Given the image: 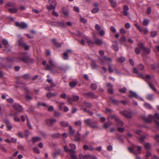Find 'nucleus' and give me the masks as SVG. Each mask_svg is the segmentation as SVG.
<instances>
[{
  "label": "nucleus",
  "instance_id": "35",
  "mask_svg": "<svg viewBox=\"0 0 159 159\" xmlns=\"http://www.w3.org/2000/svg\"><path fill=\"white\" fill-rule=\"evenodd\" d=\"M154 95L153 94H148L146 97L147 99L149 100H153Z\"/></svg>",
  "mask_w": 159,
  "mask_h": 159
},
{
  "label": "nucleus",
  "instance_id": "10",
  "mask_svg": "<svg viewBox=\"0 0 159 159\" xmlns=\"http://www.w3.org/2000/svg\"><path fill=\"white\" fill-rule=\"evenodd\" d=\"M133 72L134 73L136 74L138 77L143 79H145V76L142 74L139 73V71L136 68L134 67L133 68Z\"/></svg>",
  "mask_w": 159,
  "mask_h": 159
},
{
  "label": "nucleus",
  "instance_id": "11",
  "mask_svg": "<svg viewBox=\"0 0 159 159\" xmlns=\"http://www.w3.org/2000/svg\"><path fill=\"white\" fill-rule=\"evenodd\" d=\"M101 64H103L106 61H108L109 62H111L112 61V59L111 58H107L106 56H104L103 57V59H100Z\"/></svg>",
  "mask_w": 159,
  "mask_h": 159
},
{
  "label": "nucleus",
  "instance_id": "52",
  "mask_svg": "<svg viewBox=\"0 0 159 159\" xmlns=\"http://www.w3.org/2000/svg\"><path fill=\"white\" fill-rule=\"evenodd\" d=\"M91 87L93 90H95L97 89V86L95 84L93 83L91 84Z\"/></svg>",
  "mask_w": 159,
  "mask_h": 159
},
{
  "label": "nucleus",
  "instance_id": "44",
  "mask_svg": "<svg viewBox=\"0 0 159 159\" xmlns=\"http://www.w3.org/2000/svg\"><path fill=\"white\" fill-rule=\"evenodd\" d=\"M149 22V20L148 19H145L143 21V24L144 26H147L148 25Z\"/></svg>",
  "mask_w": 159,
  "mask_h": 159
},
{
  "label": "nucleus",
  "instance_id": "47",
  "mask_svg": "<svg viewBox=\"0 0 159 159\" xmlns=\"http://www.w3.org/2000/svg\"><path fill=\"white\" fill-rule=\"evenodd\" d=\"M56 6L50 5L49 6H48L47 8L49 10H51L52 9L54 10L56 8Z\"/></svg>",
  "mask_w": 159,
  "mask_h": 159
},
{
  "label": "nucleus",
  "instance_id": "25",
  "mask_svg": "<svg viewBox=\"0 0 159 159\" xmlns=\"http://www.w3.org/2000/svg\"><path fill=\"white\" fill-rule=\"evenodd\" d=\"M78 83V82L76 80L74 81H71L69 83V85L71 88L74 87Z\"/></svg>",
  "mask_w": 159,
  "mask_h": 159
},
{
  "label": "nucleus",
  "instance_id": "20",
  "mask_svg": "<svg viewBox=\"0 0 159 159\" xmlns=\"http://www.w3.org/2000/svg\"><path fill=\"white\" fill-rule=\"evenodd\" d=\"M116 122L117 123V125L119 126H122L124 125L123 122L119 119H116Z\"/></svg>",
  "mask_w": 159,
  "mask_h": 159
},
{
  "label": "nucleus",
  "instance_id": "7",
  "mask_svg": "<svg viewBox=\"0 0 159 159\" xmlns=\"http://www.w3.org/2000/svg\"><path fill=\"white\" fill-rule=\"evenodd\" d=\"M139 47H140L141 49H143V51H144V52H145L147 54H149L150 53V49L148 48H145L144 47V46L143 43H141L138 45Z\"/></svg>",
  "mask_w": 159,
  "mask_h": 159
},
{
  "label": "nucleus",
  "instance_id": "17",
  "mask_svg": "<svg viewBox=\"0 0 159 159\" xmlns=\"http://www.w3.org/2000/svg\"><path fill=\"white\" fill-rule=\"evenodd\" d=\"M56 23L57 24L58 26L59 27L63 28L66 27V25L64 22L58 21L56 22Z\"/></svg>",
  "mask_w": 159,
  "mask_h": 159
},
{
  "label": "nucleus",
  "instance_id": "63",
  "mask_svg": "<svg viewBox=\"0 0 159 159\" xmlns=\"http://www.w3.org/2000/svg\"><path fill=\"white\" fill-rule=\"evenodd\" d=\"M157 33L156 31H152L151 32V35L152 37H155L157 34Z\"/></svg>",
  "mask_w": 159,
  "mask_h": 159
},
{
  "label": "nucleus",
  "instance_id": "41",
  "mask_svg": "<svg viewBox=\"0 0 159 159\" xmlns=\"http://www.w3.org/2000/svg\"><path fill=\"white\" fill-rule=\"evenodd\" d=\"M112 124L111 122H106L104 124L103 126L105 128H107Z\"/></svg>",
  "mask_w": 159,
  "mask_h": 159
},
{
  "label": "nucleus",
  "instance_id": "39",
  "mask_svg": "<svg viewBox=\"0 0 159 159\" xmlns=\"http://www.w3.org/2000/svg\"><path fill=\"white\" fill-rule=\"evenodd\" d=\"M2 43L5 46L6 48H7V45L8 44V41L6 39H4L2 40Z\"/></svg>",
  "mask_w": 159,
  "mask_h": 159
},
{
  "label": "nucleus",
  "instance_id": "9",
  "mask_svg": "<svg viewBox=\"0 0 159 159\" xmlns=\"http://www.w3.org/2000/svg\"><path fill=\"white\" fill-rule=\"evenodd\" d=\"M13 107L14 109L19 111H21L22 108L21 106L17 103H14L12 104Z\"/></svg>",
  "mask_w": 159,
  "mask_h": 159
},
{
  "label": "nucleus",
  "instance_id": "15",
  "mask_svg": "<svg viewBox=\"0 0 159 159\" xmlns=\"http://www.w3.org/2000/svg\"><path fill=\"white\" fill-rule=\"evenodd\" d=\"M70 153V156L71 157V159H77V156L75 155L76 151L75 150H73L72 152H71Z\"/></svg>",
  "mask_w": 159,
  "mask_h": 159
},
{
  "label": "nucleus",
  "instance_id": "6",
  "mask_svg": "<svg viewBox=\"0 0 159 159\" xmlns=\"http://www.w3.org/2000/svg\"><path fill=\"white\" fill-rule=\"evenodd\" d=\"M15 25L16 26L21 29H25L27 26V24L24 22L20 23L18 22H15Z\"/></svg>",
  "mask_w": 159,
  "mask_h": 159
},
{
  "label": "nucleus",
  "instance_id": "62",
  "mask_svg": "<svg viewBox=\"0 0 159 159\" xmlns=\"http://www.w3.org/2000/svg\"><path fill=\"white\" fill-rule=\"evenodd\" d=\"M120 41L122 42H125L126 40V39L125 36L123 35L120 39Z\"/></svg>",
  "mask_w": 159,
  "mask_h": 159
},
{
  "label": "nucleus",
  "instance_id": "30",
  "mask_svg": "<svg viewBox=\"0 0 159 159\" xmlns=\"http://www.w3.org/2000/svg\"><path fill=\"white\" fill-rule=\"evenodd\" d=\"M87 42L88 43V45L90 47H93L95 44L94 42H93L90 40L88 39L87 40Z\"/></svg>",
  "mask_w": 159,
  "mask_h": 159
},
{
  "label": "nucleus",
  "instance_id": "36",
  "mask_svg": "<svg viewBox=\"0 0 159 159\" xmlns=\"http://www.w3.org/2000/svg\"><path fill=\"white\" fill-rule=\"evenodd\" d=\"M61 136V134L58 133H57L54 134H52L51 136L52 137L55 138H59Z\"/></svg>",
  "mask_w": 159,
  "mask_h": 159
},
{
  "label": "nucleus",
  "instance_id": "45",
  "mask_svg": "<svg viewBox=\"0 0 159 159\" xmlns=\"http://www.w3.org/2000/svg\"><path fill=\"white\" fill-rule=\"evenodd\" d=\"M84 104L85 107L88 108H90L92 106V104L91 103L86 102H84Z\"/></svg>",
  "mask_w": 159,
  "mask_h": 159
},
{
  "label": "nucleus",
  "instance_id": "24",
  "mask_svg": "<svg viewBox=\"0 0 159 159\" xmlns=\"http://www.w3.org/2000/svg\"><path fill=\"white\" fill-rule=\"evenodd\" d=\"M8 10L10 12L12 13H16L18 11L17 9L15 7L13 8H8Z\"/></svg>",
  "mask_w": 159,
  "mask_h": 159
},
{
  "label": "nucleus",
  "instance_id": "49",
  "mask_svg": "<svg viewBox=\"0 0 159 159\" xmlns=\"http://www.w3.org/2000/svg\"><path fill=\"white\" fill-rule=\"evenodd\" d=\"M41 140L40 138L39 137H33L32 139L33 142L35 143L38 141H39Z\"/></svg>",
  "mask_w": 159,
  "mask_h": 159
},
{
  "label": "nucleus",
  "instance_id": "50",
  "mask_svg": "<svg viewBox=\"0 0 159 159\" xmlns=\"http://www.w3.org/2000/svg\"><path fill=\"white\" fill-rule=\"evenodd\" d=\"M117 60L119 62H122L125 61V58L124 57H121L120 58H118Z\"/></svg>",
  "mask_w": 159,
  "mask_h": 159
},
{
  "label": "nucleus",
  "instance_id": "54",
  "mask_svg": "<svg viewBox=\"0 0 159 159\" xmlns=\"http://www.w3.org/2000/svg\"><path fill=\"white\" fill-rule=\"evenodd\" d=\"M106 87L107 89V90H108L110 89H111L113 88V86L112 84H110V83H108L107 84Z\"/></svg>",
  "mask_w": 159,
  "mask_h": 159
},
{
  "label": "nucleus",
  "instance_id": "48",
  "mask_svg": "<svg viewBox=\"0 0 159 159\" xmlns=\"http://www.w3.org/2000/svg\"><path fill=\"white\" fill-rule=\"evenodd\" d=\"M48 2L50 5L56 6L57 4L55 0H49Z\"/></svg>",
  "mask_w": 159,
  "mask_h": 159
},
{
  "label": "nucleus",
  "instance_id": "43",
  "mask_svg": "<svg viewBox=\"0 0 159 159\" xmlns=\"http://www.w3.org/2000/svg\"><path fill=\"white\" fill-rule=\"evenodd\" d=\"M54 116L56 117H58L61 116V114L60 112L55 111L54 112Z\"/></svg>",
  "mask_w": 159,
  "mask_h": 159
},
{
  "label": "nucleus",
  "instance_id": "55",
  "mask_svg": "<svg viewBox=\"0 0 159 159\" xmlns=\"http://www.w3.org/2000/svg\"><path fill=\"white\" fill-rule=\"evenodd\" d=\"M37 105L38 106H42L44 107L47 106V104L46 103L44 102H38L37 103Z\"/></svg>",
  "mask_w": 159,
  "mask_h": 159
},
{
  "label": "nucleus",
  "instance_id": "40",
  "mask_svg": "<svg viewBox=\"0 0 159 159\" xmlns=\"http://www.w3.org/2000/svg\"><path fill=\"white\" fill-rule=\"evenodd\" d=\"M138 68L139 70L142 71L144 69V66L143 64H140L138 66Z\"/></svg>",
  "mask_w": 159,
  "mask_h": 159
},
{
  "label": "nucleus",
  "instance_id": "33",
  "mask_svg": "<svg viewBox=\"0 0 159 159\" xmlns=\"http://www.w3.org/2000/svg\"><path fill=\"white\" fill-rule=\"evenodd\" d=\"M84 95L89 97H92L93 98H94V96H95L94 93H93L91 92L86 93L84 94Z\"/></svg>",
  "mask_w": 159,
  "mask_h": 159
},
{
  "label": "nucleus",
  "instance_id": "3",
  "mask_svg": "<svg viewBox=\"0 0 159 159\" xmlns=\"http://www.w3.org/2000/svg\"><path fill=\"white\" fill-rule=\"evenodd\" d=\"M152 78L150 75H146L144 79H145V81L148 83V85L150 88L154 91L157 92L156 89L154 87L153 85H152L150 82V80Z\"/></svg>",
  "mask_w": 159,
  "mask_h": 159
},
{
  "label": "nucleus",
  "instance_id": "22",
  "mask_svg": "<svg viewBox=\"0 0 159 159\" xmlns=\"http://www.w3.org/2000/svg\"><path fill=\"white\" fill-rule=\"evenodd\" d=\"M108 71L110 73H112L113 72V70L112 68L114 67V66L112 64H108Z\"/></svg>",
  "mask_w": 159,
  "mask_h": 159
},
{
  "label": "nucleus",
  "instance_id": "12",
  "mask_svg": "<svg viewBox=\"0 0 159 159\" xmlns=\"http://www.w3.org/2000/svg\"><path fill=\"white\" fill-rule=\"evenodd\" d=\"M16 4L15 3L12 2H7L5 6V7L8 8L9 7H15Z\"/></svg>",
  "mask_w": 159,
  "mask_h": 159
},
{
  "label": "nucleus",
  "instance_id": "13",
  "mask_svg": "<svg viewBox=\"0 0 159 159\" xmlns=\"http://www.w3.org/2000/svg\"><path fill=\"white\" fill-rule=\"evenodd\" d=\"M57 69L58 70H60L61 72H65L66 70L69 69V67L66 66H60L58 67Z\"/></svg>",
  "mask_w": 159,
  "mask_h": 159
},
{
  "label": "nucleus",
  "instance_id": "23",
  "mask_svg": "<svg viewBox=\"0 0 159 159\" xmlns=\"http://www.w3.org/2000/svg\"><path fill=\"white\" fill-rule=\"evenodd\" d=\"M52 41L53 43H54V44L57 47H60L61 46V44L60 43H58L57 41V40L55 39H52Z\"/></svg>",
  "mask_w": 159,
  "mask_h": 159
},
{
  "label": "nucleus",
  "instance_id": "53",
  "mask_svg": "<svg viewBox=\"0 0 159 159\" xmlns=\"http://www.w3.org/2000/svg\"><path fill=\"white\" fill-rule=\"evenodd\" d=\"M69 146L71 148L70 149H73L74 150H75L76 148V146L75 144L73 143H70L69 144Z\"/></svg>",
  "mask_w": 159,
  "mask_h": 159
},
{
  "label": "nucleus",
  "instance_id": "34",
  "mask_svg": "<svg viewBox=\"0 0 159 159\" xmlns=\"http://www.w3.org/2000/svg\"><path fill=\"white\" fill-rule=\"evenodd\" d=\"M109 2L112 7H115L116 6V2L114 0H109Z\"/></svg>",
  "mask_w": 159,
  "mask_h": 159
},
{
  "label": "nucleus",
  "instance_id": "16",
  "mask_svg": "<svg viewBox=\"0 0 159 159\" xmlns=\"http://www.w3.org/2000/svg\"><path fill=\"white\" fill-rule=\"evenodd\" d=\"M61 11L65 16H68L69 14V10L68 8L65 7H63L62 8Z\"/></svg>",
  "mask_w": 159,
  "mask_h": 159
},
{
  "label": "nucleus",
  "instance_id": "18",
  "mask_svg": "<svg viewBox=\"0 0 159 159\" xmlns=\"http://www.w3.org/2000/svg\"><path fill=\"white\" fill-rule=\"evenodd\" d=\"M129 97H135L136 98H138V96L135 92L132 91H130Z\"/></svg>",
  "mask_w": 159,
  "mask_h": 159
},
{
  "label": "nucleus",
  "instance_id": "46",
  "mask_svg": "<svg viewBox=\"0 0 159 159\" xmlns=\"http://www.w3.org/2000/svg\"><path fill=\"white\" fill-rule=\"evenodd\" d=\"M64 151L66 152H72L73 149H69L67 146H65L64 147Z\"/></svg>",
  "mask_w": 159,
  "mask_h": 159
},
{
  "label": "nucleus",
  "instance_id": "51",
  "mask_svg": "<svg viewBox=\"0 0 159 159\" xmlns=\"http://www.w3.org/2000/svg\"><path fill=\"white\" fill-rule=\"evenodd\" d=\"M80 98L79 97L78 95H73V100L77 101L79 100Z\"/></svg>",
  "mask_w": 159,
  "mask_h": 159
},
{
  "label": "nucleus",
  "instance_id": "4",
  "mask_svg": "<svg viewBox=\"0 0 159 159\" xmlns=\"http://www.w3.org/2000/svg\"><path fill=\"white\" fill-rule=\"evenodd\" d=\"M137 149L138 151H140L141 150V148L140 146H136L135 145H133L132 148H128V150L130 152H133L134 154H136L135 151Z\"/></svg>",
  "mask_w": 159,
  "mask_h": 159
},
{
  "label": "nucleus",
  "instance_id": "58",
  "mask_svg": "<svg viewBox=\"0 0 159 159\" xmlns=\"http://www.w3.org/2000/svg\"><path fill=\"white\" fill-rule=\"evenodd\" d=\"M134 25L137 28L138 30L139 31H140V32L142 31H143L142 29L137 24H134Z\"/></svg>",
  "mask_w": 159,
  "mask_h": 159
},
{
  "label": "nucleus",
  "instance_id": "19",
  "mask_svg": "<svg viewBox=\"0 0 159 159\" xmlns=\"http://www.w3.org/2000/svg\"><path fill=\"white\" fill-rule=\"evenodd\" d=\"M110 99L111 102L113 104L116 105L119 103L120 101L118 100H116L114 98H113L112 97H110Z\"/></svg>",
  "mask_w": 159,
  "mask_h": 159
},
{
  "label": "nucleus",
  "instance_id": "64",
  "mask_svg": "<svg viewBox=\"0 0 159 159\" xmlns=\"http://www.w3.org/2000/svg\"><path fill=\"white\" fill-rule=\"evenodd\" d=\"M126 89L125 88H122L119 90V91L122 93H125L126 91Z\"/></svg>",
  "mask_w": 159,
  "mask_h": 159
},
{
  "label": "nucleus",
  "instance_id": "27",
  "mask_svg": "<svg viewBox=\"0 0 159 159\" xmlns=\"http://www.w3.org/2000/svg\"><path fill=\"white\" fill-rule=\"evenodd\" d=\"M68 127H69V130H70L69 132V134H70L73 135L74 134L75 132V130L73 129H72V127L71 126L69 125L68 126Z\"/></svg>",
  "mask_w": 159,
  "mask_h": 159
},
{
  "label": "nucleus",
  "instance_id": "26",
  "mask_svg": "<svg viewBox=\"0 0 159 159\" xmlns=\"http://www.w3.org/2000/svg\"><path fill=\"white\" fill-rule=\"evenodd\" d=\"M61 125L63 127H65L68 125V123L66 121H62L60 122Z\"/></svg>",
  "mask_w": 159,
  "mask_h": 159
},
{
  "label": "nucleus",
  "instance_id": "56",
  "mask_svg": "<svg viewBox=\"0 0 159 159\" xmlns=\"http://www.w3.org/2000/svg\"><path fill=\"white\" fill-rule=\"evenodd\" d=\"M118 118L119 117L115 115H111L108 117V119H115V121H116V119H118Z\"/></svg>",
  "mask_w": 159,
  "mask_h": 159
},
{
  "label": "nucleus",
  "instance_id": "28",
  "mask_svg": "<svg viewBox=\"0 0 159 159\" xmlns=\"http://www.w3.org/2000/svg\"><path fill=\"white\" fill-rule=\"evenodd\" d=\"M61 152V149H59L57 151L53 152L52 154L53 157L56 158L58 155L60 154Z\"/></svg>",
  "mask_w": 159,
  "mask_h": 159
},
{
  "label": "nucleus",
  "instance_id": "59",
  "mask_svg": "<svg viewBox=\"0 0 159 159\" xmlns=\"http://www.w3.org/2000/svg\"><path fill=\"white\" fill-rule=\"evenodd\" d=\"M63 58L65 60H67L68 58V53L67 52H65L63 54Z\"/></svg>",
  "mask_w": 159,
  "mask_h": 159
},
{
  "label": "nucleus",
  "instance_id": "38",
  "mask_svg": "<svg viewBox=\"0 0 159 159\" xmlns=\"http://www.w3.org/2000/svg\"><path fill=\"white\" fill-rule=\"evenodd\" d=\"M144 106L146 108L150 109L152 108V107L151 106V105L147 103H145L144 104Z\"/></svg>",
  "mask_w": 159,
  "mask_h": 159
},
{
  "label": "nucleus",
  "instance_id": "21",
  "mask_svg": "<svg viewBox=\"0 0 159 159\" xmlns=\"http://www.w3.org/2000/svg\"><path fill=\"white\" fill-rule=\"evenodd\" d=\"M95 44L97 45H100L103 43V41L102 39H96L94 42Z\"/></svg>",
  "mask_w": 159,
  "mask_h": 159
},
{
  "label": "nucleus",
  "instance_id": "29",
  "mask_svg": "<svg viewBox=\"0 0 159 159\" xmlns=\"http://www.w3.org/2000/svg\"><path fill=\"white\" fill-rule=\"evenodd\" d=\"M138 46V47L136 48L135 49V52L137 54H140L141 51V49H142Z\"/></svg>",
  "mask_w": 159,
  "mask_h": 159
},
{
  "label": "nucleus",
  "instance_id": "5",
  "mask_svg": "<svg viewBox=\"0 0 159 159\" xmlns=\"http://www.w3.org/2000/svg\"><path fill=\"white\" fill-rule=\"evenodd\" d=\"M57 121L55 119H47L45 120L46 124L49 127H52Z\"/></svg>",
  "mask_w": 159,
  "mask_h": 159
},
{
  "label": "nucleus",
  "instance_id": "42",
  "mask_svg": "<svg viewBox=\"0 0 159 159\" xmlns=\"http://www.w3.org/2000/svg\"><path fill=\"white\" fill-rule=\"evenodd\" d=\"M99 10V8L98 7H95L92 10L91 12L92 13L94 14L98 12Z\"/></svg>",
  "mask_w": 159,
  "mask_h": 159
},
{
  "label": "nucleus",
  "instance_id": "14",
  "mask_svg": "<svg viewBox=\"0 0 159 159\" xmlns=\"http://www.w3.org/2000/svg\"><path fill=\"white\" fill-rule=\"evenodd\" d=\"M152 116V115H150L148 117L143 116V119L147 122H149L151 121Z\"/></svg>",
  "mask_w": 159,
  "mask_h": 159
},
{
  "label": "nucleus",
  "instance_id": "37",
  "mask_svg": "<svg viewBox=\"0 0 159 159\" xmlns=\"http://www.w3.org/2000/svg\"><path fill=\"white\" fill-rule=\"evenodd\" d=\"M22 77L23 79L26 80H29L30 78V75L29 74H25L24 75H23L22 76Z\"/></svg>",
  "mask_w": 159,
  "mask_h": 159
},
{
  "label": "nucleus",
  "instance_id": "8",
  "mask_svg": "<svg viewBox=\"0 0 159 159\" xmlns=\"http://www.w3.org/2000/svg\"><path fill=\"white\" fill-rule=\"evenodd\" d=\"M120 114L128 118H130L132 117L131 114L126 111H120Z\"/></svg>",
  "mask_w": 159,
  "mask_h": 159
},
{
  "label": "nucleus",
  "instance_id": "1",
  "mask_svg": "<svg viewBox=\"0 0 159 159\" xmlns=\"http://www.w3.org/2000/svg\"><path fill=\"white\" fill-rule=\"evenodd\" d=\"M48 62L50 65H47L45 66V69L46 70H49L51 71L52 73H59V72L57 70H54V68L56 67L55 66V64L54 61L52 60V59L50 58L49 61Z\"/></svg>",
  "mask_w": 159,
  "mask_h": 159
},
{
  "label": "nucleus",
  "instance_id": "31",
  "mask_svg": "<svg viewBox=\"0 0 159 159\" xmlns=\"http://www.w3.org/2000/svg\"><path fill=\"white\" fill-rule=\"evenodd\" d=\"M97 122L96 121L91 122L90 124L89 125L90 127L94 128H97V125H96Z\"/></svg>",
  "mask_w": 159,
  "mask_h": 159
},
{
  "label": "nucleus",
  "instance_id": "2",
  "mask_svg": "<svg viewBox=\"0 0 159 159\" xmlns=\"http://www.w3.org/2000/svg\"><path fill=\"white\" fill-rule=\"evenodd\" d=\"M33 61L30 56H25L24 57H20L17 58L16 61L18 62H20L21 61L25 63H28L31 62Z\"/></svg>",
  "mask_w": 159,
  "mask_h": 159
},
{
  "label": "nucleus",
  "instance_id": "57",
  "mask_svg": "<svg viewBox=\"0 0 159 159\" xmlns=\"http://www.w3.org/2000/svg\"><path fill=\"white\" fill-rule=\"evenodd\" d=\"M80 21L81 22L84 23L85 24L87 22V20L82 17H80Z\"/></svg>",
  "mask_w": 159,
  "mask_h": 159
},
{
  "label": "nucleus",
  "instance_id": "60",
  "mask_svg": "<svg viewBox=\"0 0 159 159\" xmlns=\"http://www.w3.org/2000/svg\"><path fill=\"white\" fill-rule=\"evenodd\" d=\"M84 122L85 123H86L89 125H90L91 122V120L89 119H88L85 120H84Z\"/></svg>",
  "mask_w": 159,
  "mask_h": 159
},
{
  "label": "nucleus",
  "instance_id": "61",
  "mask_svg": "<svg viewBox=\"0 0 159 159\" xmlns=\"http://www.w3.org/2000/svg\"><path fill=\"white\" fill-rule=\"evenodd\" d=\"M144 146L147 150H149L150 149V146L149 143H145Z\"/></svg>",
  "mask_w": 159,
  "mask_h": 159
},
{
  "label": "nucleus",
  "instance_id": "32",
  "mask_svg": "<svg viewBox=\"0 0 159 159\" xmlns=\"http://www.w3.org/2000/svg\"><path fill=\"white\" fill-rule=\"evenodd\" d=\"M91 66L92 68L93 69H96L98 67V65L96 64L94 61H92Z\"/></svg>",
  "mask_w": 159,
  "mask_h": 159
}]
</instances>
